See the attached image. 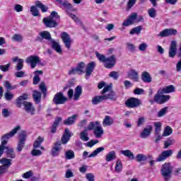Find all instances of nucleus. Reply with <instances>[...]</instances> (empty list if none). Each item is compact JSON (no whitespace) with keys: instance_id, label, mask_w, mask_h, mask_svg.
Segmentation results:
<instances>
[{"instance_id":"obj_61","label":"nucleus","mask_w":181,"mask_h":181,"mask_svg":"<svg viewBox=\"0 0 181 181\" xmlns=\"http://www.w3.org/2000/svg\"><path fill=\"white\" fill-rule=\"evenodd\" d=\"M4 98L7 101H11L12 98H13V93L7 92L4 94Z\"/></svg>"},{"instance_id":"obj_4","label":"nucleus","mask_w":181,"mask_h":181,"mask_svg":"<svg viewBox=\"0 0 181 181\" xmlns=\"http://www.w3.org/2000/svg\"><path fill=\"white\" fill-rule=\"evenodd\" d=\"M161 175L165 181H170L172 177V173L173 172V166L170 163H165L160 169Z\"/></svg>"},{"instance_id":"obj_2","label":"nucleus","mask_w":181,"mask_h":181,"mask_svg":"<svg viewBox=\"0 0 181 181\" xmlns=\"http://www.w3.org/2000/svg\"><path fill=\"white\" fill-rule=\"evenodd\" d=\"M95 56L98 59L99 62L105 63L104 66L106 69H112L117 63V58L115 55H112L109 57H105V55L100 54L98 52H95Z\"/></svg>"},{"instance_id":"obj_44","label":"nucleus","mask_w":181,"mask_h":181,"mask_svg":"<svg viewBox=\"0 0 181 181\" xmlns=\"http://www.w3.org/2000/svg\"><path fill=\"white\" fill-rule=\"evenodd\" d=\"M11 39L14 42H22L23 40V36H22V35H21V34H14L12 36Z\"/></svg>"},{"instance_id":"obj_19","label":"nucleus","mask_w":181,"mask_h":181,"mask_svg":"<svg viewBox=\"0 0 181 181\" xmlns=\"http://www.w3.org/2000/svg\"><path fill=\"white\" fill-rule=\"evenodd\" d=\"M43 23H45V26H47V28H55V26H57L56 20L49 17L43 18Z\"/></svg>"},{"instance_id":"obj_38","label":"nucleus","mask_w":181,"mask_h":181,"mask_svg":"<svg viewBox=\"0 0 181 181\" xmlns=\"http://www.w3.org/2000/svg\"><path fill=\"white\" fill-rule=\"evenodd\" d=\"M43 141H45V139H43V137L42 136H39L34 142L33 144V148H35V149L39 148L40 146V145H42V142H43Z\"/></svg>"},{"instance_id":"obj_10","label":"nucleus","mask_w":181,"mask_h":181,"mask_svg":"<svg viewBox=\"0 0 181 181\" xmlns=\"http://www.w3.org/2000/svg\"><path fill=\"white\" fill-rule=\"evenodd\" d=\"M25 62L27 64H30L31 69H35L37 63L40 64V58L39 56L31 55L26 58Z\"/></svg>"},{"instance_id":"obj_31","label":"nucleus","mask_w":181,"mask_h":181,"mask_svg":"<svg viewBox=\"0 0 181 181\" xmlns=\"http://www.w3.org/2000/svg\"><path fill=\"white\" fill-rule=\"evenodd\" d=\"M29 98V95L28 93H23L22 95L19 96L17 99V106L21 107V105H22V101L23 100H28Z\"/></svg>"},{"instance_id":"obj_21","label":"nucleus","mask_w":181,"mask_h":181,"mask_svg":"<svg viewBox=\"0 0 181 181\" xmlns=\"http://www.w3.org/2000/svg\"><path fill=\"white\" fill-rule=\"evenodd\" d=\"M77 118H78V115H73L72 116L69 117L64 120V125H74V124H76V121H77Z\"/></svg>"},{"instance_id":"obj_7","label":"nucleus","mask_w":181,"mask_h":181,"mask_svg":"<svg viewBox=\"0 0 181 181\" xmlns=\"http://www.w3.org/2000/svg\"><path fill=\"white\" fill-rule=\"evenodd\" d=\"M163 94V92H159L158 90L157 94L154 96L155 103H157V104H165V103H168L170 100V95Z\"/></svg>"},{"instance_id":"obj_20","label":"nucleus","mask_w":181,"mask_h":181,"mask_svg":"<svg viewBox=\"0 0 181 181\" xmlns=\"http://www.w3.org/2000/svg\"><path fill=\"white\" fill-rule=\"evenodd\" d=\"M70 138H71V132L69 128L65 129L64 133L62 137V142L64 145H66L69 141H70Z\"/></svg>"},{"instance_id":"obj_5","label":"nucleus","mask_w":181,"mask_h":181,"mask_svg":"<svg viewBox=\"0 0 181 181\" xmlns=\"http://www.w3.org/2000/svg\"><path fill=\"white\" fill-rule=\"evenodd\" d=\"M106 93H108L106 94ZM100 94L103 95L105 100H111V101H117V95L115 92L112 91V86L108 85L105 86L103 90L100 92ZM106 94V95H104Z\"/></svg>"},{"instance_id":"obj_8","label":"nucleus","mask_w":181,"mask_h":181,"mask_svg":"<svg viewBox=\"0 0 181 181\" xmlns=\"http://www.w3.org/2000/svg\"><path fill=\"white\" fill-rule=\"evenodd\" d=\"M68 100L69 99L66 96H64L62 92H58L54 95L52 101L54 104H55V105H60L66 104Z\"/></svg>"},{"instance_id":"obj_16","label":"nucleus","mask_w":181,"mask_h":181,"mask_svg":"<svg viewBox=\"0 0 181 181\" xmlns=\"http://www.w3.org/2000/svg\"><path fill=\"white\" fill-rule=\"evenodd\" d=\"M127 77L130 78V80H132L136 83H138V81H139V75L138 74V71H136V70L135 69H130L127 72Z\"/></svg>"},{"instance_id":"obj_22","label":"nucleus","mask_w":181,"mask_h":181,"mask_svg":"<svg viewBox=\"0 0 181 181\" xmlns=\"http://www.w3.org/2000/svg\"><path fill=\"white\" fill-rule=\"evenodd\" d=\"M60 149H62V142L57 141L54 144V146L52 149V156H57V155H59V153L60 152Z\"/></svg>"},{"instance_id":"obj_46","label":"nucleus","mask_w":181,"mask_h":181,"mask_svg":"<svg viewBox=\"0 0 181 181\" xmlns=\"http://www.w3.org/2000/svg\"><path fill=\"white\" fill-rule=\"evenodd\" d=\"M153 158L152 155H145L142 153L137 154L136 156V159H152Z\"/></svg>"},{"instance_id":"obj_14","label":"nucleus","mask_w":181,"mask_h":181,"mask_svg":"<svg viewBox=\"0 0 181 181\" xmlns=\"http://www.w3.org/2000/svg\"><path fill=\"white\" fill-rule=\"evenodd\" d=\"M176 52H177V42L171 41L170 49L168 52L169 57L173 59L176 56Z\"/></svg>"},{"instance_id":"obj_13","label":"nucleus","mask_w":181,"mask_h":181,"mask_svg":"<svg viewBox=\"0 0 181 181\" xmlns=\"http://www.w3.org/2000/svg\"><path fill=\"white\" fill-rule=\"evenodd\" d=\"M61 37L62 40V42H64L65 47H67L68 49H70L71 47V38L70 37V35L69 33L66 32H63L61 34Z\"/></svg>"},{"instance_id":"obj_6","label":"nucleus","mask_w":181,"mask_h":181,"mask_svg":"<svg viewBox=\"0 0 181 181\" xmlns=\"http://www.w3.org/2000/svg\"><path fill=\"white\" fill-rule=\"evenodd\" d=\"M58 2L59 6L64 9L65 12H77V8H74L73 4L67 0H56Z\"/></svg>"},{"instance_id":"obj_59","label":"nucleus","mask_w":181,"mask_h":181,"mask_svg":"<svg viewBox=\"0 0 181 181\" xmlns=\"http://www.w3.org/2000/svg\"><path fill=\"white\" fill-rule=\"evenodd\" d=\"M173 144H175V141L172 139H168V141L164 143L165 149H166V148H169V146H170V145H173Z\"/></svg>"},{"instance_id":"obj_9","label":"nucleus","mask_w":181,"mask_h":181,"mask_svg":"<svg viewBox=\"0 0 181 181\" xmlns=\"http://www.w3.org/2000/svg\"><path fill=\"white\" fill-rule=\"evenodd\" d=\"M21 129V126H16L13 130H11L9 133L6 134L1 136V146H5L6 144H8V139L12 138L18 131Z\"/></svg>"},{"instance_id":"obj_53","label":"nucleus","mask_w":181,"mask_h":181,"mask_svg":"<svg viewBox=\"0 0 181 181\" xmlns=\"http://www.w3.org/2000/svg\"><path fill=\"white\" fill-rule=\"evenodd\" d=\"M126 48L127 50H129V52H135V45L131 42H127L126 44Z\"/></svg>"},{"instance_id":"obj_52","label":"nucleus","mask_w":181,"mask_h":181,"mask_svg":"<svg viewBox=\"0 0 181 181\" xmlns=\"http://www.w3.org/2000/svg\"><path fill=\"white\" fill-rule=\"evenodd\" d=\"M106 159H117V153L115 151L109 152L106 156Z\"/></svg>"},{"instance_id":"obj_57","label":"nucleus","mask_w":181,"mask_h":181,"mask_svg":"<svg viewBox=\"0 0 181 181\" xmlns=\"http://www.w3.org/2000/svg\"><path fill=\"white\" fill-rule=\"evenodd\" d=\"M40 90L45 95H46V91H47V88L46 87V85L45 84V82H41L40 84Z\"/></svg>"},{"instance_id":"obj_26","label":"nucleus","mask_w":181,"mask_h":181,"mask_svg":"<svg viewBox=\"0 0 181 181\" xmlns=\"http://www.w3.org/2000/svg\"><path fill=\"white\" fill-rule=\"evenodd\" d=\"M114 124V119L111 117L106 115L103 121V127H111Z\"/></svg>"},{"instance_id":"obj_35","label":"nucleus","mask_w":181,"mask_h":181,"mask_svg":"<svg viewBox=\"0 0 181 181\" xmlns=\"http://www.w3.org/2000/svg\"><path fill=\"white\" fill-rule=\"evenodd\" d=\"M105 148L104 147H99L93 151L89 156L88 158H95L98 153H101Z\"/></svg>"},{"instance_id":"obj_28","label":"nucleus","mask_w":181,"mask_h":181,"mask_svg":"<svg viewBox=\"0 0 181 181\" xmlns=\"http://www.w3.org/2000/svg\"><path fill=\"white\" fill-rule=\"evenodd\" d=\"M141 80L144 83H152V76L148 71H144L141 74Z\"/></svg>"},{"instance_id":"obj_27","label":"nucleus","mask_w":181,"mask_h":181,"mask_svg":"<svg viewBox=\"0 0 181 181\" xmlns=\"http://www.w3.org/2000/svg\"><path fill=\"white\" fill-rule=\"evenodd\" d=\"M34 77H33V83L36 86V84H39V83L40 82V78L39 77V76H42L43 75V71H35L34 72Z\"/></svg>"},{"instance_id":"obj_3","label":"nucleus","mask_w":181,"mask_h":181,"mask_svg":"<svg viewBox=\"0 0 181 181\" xmlns=\"http://www.w3.org/2000/svg\"><path fill=\"white\" fill-rule=\"evenodd\" d=\"M93 129L94 130L93 134L95 138H101L104 135V129L101 127L100 122H95V123L94 122H90L88 125V130L93 131Z\"/></svg>"},{"instance_id":"obj_15","label":"nucleus","mask_w":181,"mask_h":181,"mask_svg":"<svg viewBox=\"0 0 181 181\" xmlns=\"http://www.w3.org/2000/svg\"><path fill=\"white\" fill-rule=\"evenodd\" d=\"M43 39L45 40H49V42H52L53 39H52V35H50V33L49 31H42L40 33V36L37 37V42H43Z\"/></svg>"},{"instance_id":"obj_1","label":"nucleus","mask_w":181,"mask_h":181,"mask_svg":"<svg viewBox=\"0 0 181 181\" xmlns=\"http://www.w3.org/2000/svg\"><path fill=\"white\" fill-rule=\"evenodd\" d=\"M84 67H86L85 71ZM94 69H95V62H89L86 66V64L81 62L78 64L76 67L71 68V70L69 71V76H72L74 74H83V73H86V77H90L93 71H94Z\"/></svg>"},{"instance_id":"obj_54","label":"nucleus","mask_w":181,"mask_h":181,"mask_svg":"<svg viewBox=\"0 0 181 181\" xmlns=\"http://www.w3.org/2000/svg\"><path fill=\"white\" fill-rule=\"evenodd\" d=\"M7 158H11V159H15L16 156L13 152V148H10L6 151Z\"/></svg>"},{"instance_id":"obj_23","label":"nucleus","mask_w":181,"mask_h":181,"mask_svg":"<svg viewBox=\"0 0 181 181\" xmlns=\"http://www.w3.org/2000/svg\"><path fill=\"white\" fill-rule=\"evenodd\" d=\"M175 88L173 85L165 86L163 89H159V93H163L164 94H170V93H175Z\"/></svg>"},{"instance_id":"obj_29","label":"nucleus","mask_w":181,"mask_h":181,"mask_svg":"<svg viewBox=\"0 0 181 181\" xmlns=\"http://www.w3.org/2000/svg\"><path fill=\"white\" fill-rule=\"evenodd\" d=\"M173 153V150H166L162 152L160 155L158 156V159H168L170 156H172Z\"/></svg>"},{"instance_id":"obj_42","label":"nucleus","mask_w":181,"mask_h":181,"mask_svg":"<svg viewBox=\"0 0 181 181\" xmlns=\"http://www.w3.org/2000/svg\"><path fill=\"white\" fill-rule=\"evenodd\" d=\"M4 86L6 87V90H8L9 91H11V90H15L18 88V86L15 85L12 86L8 81H4Z\"/></svg>"},{"instance_id":"obj_40","label":"nucleus","mask_w":181,"mask_h":181,"mask_svg":"<svg viewBox=\"0 0 181 181\" xmlns=\"http://www.w3.org/2000/svg\"><path fill=\"white\" fill-rule=\"evenodd\" d=\"M18 136H19V142H23L25 144V141H26V137L28 136V134H26V132L25 131H21L19 134H18Z\"/></svg>"},{"instance_id":"obj_47","label":"nucleus","mask_w":181,"mask_h":181,"mask_svg":"<svg viewBox=\"0 0 181 181\" xmlns=\"http://www.w3.org/2000/svg\"><path fill=\"white\" fill-rule=\"evenodd\" d=\"M23 69V59H18V62L15 67L16 71H21Z\"/></svg>"},{"instance_id":"obj_25","label":"nucleus","mask_w":181,"mask_h":181,"mask_svg":"<svg viewBox=\"0 0 181 181\" xmlns=\"http://www.w3.org/2000/svg\"><path fill=\"white\" fill-rule=\"evenodd\" d=\"M33 98L36 104H40L42 101V93L37 90H33Z\"/></svg>"},{"instance_id":"obj_51","label":"nucleus","mask_w":181,"mask_h":181,"mask_svg":"<svg viewBox=\"0 0 181 181\" xmlns=\"http://www.w3.org/2000/svg\"><path fill=\"white\" fill-rule=\"evenodd\" d=\"M168 107H165L162 108L158 112L157 117H158L159 118H160V117H163L168 112Z\"/></svg>"},{"instance_id":"obj_41","label":"nucleus","mask_w":181,"mask_h":181,"mask_svg":"<svg viewBox=\"0 0 181 181\" xmlns=\"http://www.w3.org/2000/svg\"><path fill=\"white\" fill-rule=\"evenodd\" d=\"M136 18H138V14L136 13H132L127 18L129 20L132 24L134 25V23H136V22H138Z\"/></svg>"},{"instance_id":"obj_58","label":"nucleus","mask_w":181,"mask_h":181,"mask_svg":"<svg viewBox=\"0 0 181 181\" xmlns=\"http://www.w3.org/2000/svg\"><path fill=\"white\" fill-rule=\"evenodd\" d=\"M48 18H50L51 19H54V21H55V19H60V16H59L57 12L52 11L50 16Z\"/></svg>"},{"instance_id":"obj_49","label":"nucleus","mask_w":181,"mask_h":181,"mask_svg":"<svg viewBox=\"0 0 181 181\" xmlns=\"http://www.w3.org/2000/svg\"><path fill=\"white\" fill-rule=\"evenodd\" d=\"M173 132V130H172V128L169 126H167L164 129L163 136H169V135H171Z\"/></svg>"},{"instance_id":"obj_45","label":"nucleus","mask_w":181,"mask_h":181,"mask_svg":"<svg viewBox=\"0 0 181 181\" xmlns=\"http://www.w3.org/2000/svg\"><path fill=\"white\" fill-rule=\"evenodd\" d=\"M122 170V162L120 160H117L116 162L115 172L117 173H121Z\"/></svg>"},{"instance_id":"obj_50","label":"nucleus","mask_w":181,"mask_h":181,"mask_svg":"<svg viewBox=\"0 0 181 181\" xmlns=\"http://www.w3.org/2000/svg\"><path fill=\"white\" fill-rule=\"evenodd\" d=\"M37 6H32L30 7V12L33 16H39V10H37Z\"/></svg>"},{"instance_id":"obj_18","label":"nucleus","mask_w":181,"mask_h":181,"mask_svg":"<svg viewBox=\"0 0 181 181\" xmlns=\"http://www.w3.org/2000/svg\"><path fill=\"white\" fill-rule=\"evenodd\" d=\"M153 129V127L151 125H148L147 127H146L140 134L141 138H142L143 139H146V138H148L149 135H151V132H152Z\"/></svg>"},{"instance_id":"obj_36","label":"nucleus","mask_w":181,"mask_h":181,"mask_svg":"<svg viewBox=\"0 0 181 181\" xmlns=\"http://www.w3.org/2000/svg\"><path fill=\"white\" fill-rule=\"evenodd\" d=\"M0 163L4 166L6 169H8L11 165H12L11 159H1Z\"/></svg>"},{"instance_id":"obj_48","label":"nucleus","mask_w":181,"mask_h":181,"mask_svg":"<svg viewBox=\"0 0 181 181\" xmlns=\"http://www.w3.org/2000/svg\"><path fill=\"white\" fill-rule=\"evenodd\" d=\"M66 159H74V151L73 150H68L65 152Z\"/></svg>"},{"instance_id":"obj_60","label":"nucleus","mask_w":181,"mask_h":181,"mask_svg":"<svg viewBox=\"0 0 181 181\" xmlns=\"http://www.w3.org/2000/svg\"><path fill=\"white\" fill-rule=\"evenodd\" d=\"M9 67H11V63H8L6 65H0V70L1 71H8Z\"/></svg>"},{"instance_id":"obj_39","label":"nucleus","mask_w":181,"mask_h":181,"mask_svg":"<svg viewBox=\"0 0 181 181\" xmlns=\"http://www.w3.org/2000/svg\"><path fill=\"white\" fill-rule=\"evenodd\" d=\"M141 30H142V26L141 25H139L137 27H135L134 28H132L129 33L130 35H139V33H141Z\"/></svg>"},{"instance_id":"obj_17","label":"nucleus","mask_w":181,"mask_h":181,"mask_svg":"<svg viewBox=\"0 0 181 181\" xmlns=\"http://www.w3.org/2000/svg\"><path fill=\"white\" fill-rule=\"evenodd\" d=\"M24 110L28 114H30V115H35V107L30 102L25 101L23 103Z\"/></svg>"},{"instance_id":"obj_62","label":"nucleus","mask_w":181,"mask_h":181,"mask_svg":"<svg viewBox=\"0 0 181 181\" xmlns=\"http://www.w3.org/2000/svg\"><path fill=\"white\" fill-rule=\"evenodd\" d=\"M98 140H90V141L86 143V146H88V148H93V146H94V145H95L96 144H98Z\"/></svg>"},{"instance_id":"obj_64","label":"nucleus","mask_w":181,"mask_h":181,"mask_svg":"<svg viewBox=\"0 0 181 181\" xmlns=\"http://www.w3.org/2000/svg\"><path fill=\"white\" fill-rule=\"evenodd\" d=\"M86 177L87 180H88V181H94L95 180L94 174H93V173H87L86 175Z\"/></svg>"},{"instance_id":"obj_12","label":"nucleus","mask_w":181,"mask_h":181,"mask_svg":"<svg viewBox=\"0 0 181 181\" xmlns=\"http://www.w3.org/2000/svg\"><path fill=\"white\" fill-rule=\"evenodd\" d=\"M177 33V30L173 28H167L160 32L158 36L160 37H168V36H174Z\"/></svg>"},{"instance_id":"obj_34","label":"nucleus","mask_w":181,"mask_h":181,"mask_svg":"<svg viewBox=\"0 0 181 181\" xmlns=\"http://www.w3.org/2000/svg\"><path fill=\"white\" fill-rule=\"evenodd\" d=\"M81 93H82L81 86H78L75 89V93L74 95V100L75 101H77V100L80 98V95H81Z\"/></svg>"},{"instance_id":"obj_37","label":"nucleus","mask_w":181,"mask_h":181,"mask_svg":"<svg viewBox=\"0 0 181 181\" xmlns=\"http://www.w3.org/2000/svg\"><path fill=\"white\" fill-rule=\"evenodd\" d=\"M154 127L156 135H160V131L162 129V124L160 123V122H154Z\"/></svg>"},{"instance_id":"obj_11","label":"nucleus","mask_w":181,"mask_h":181,"mask_svg":"<svg viewBox=\"0 0 181 181\" xmlns=\"http://www.w3.org/2000/svg\"><path fill=\"white\" fill-rule=\"evenodd\" d=\"M125 104L126 107L129 108H136V107H139L142 103L141 100L136 98H130L125 102Z\"/></svg>"},{"instance_id":"obj_30","label":"nucleus","mask_w":181,"mask_h":181,"mask_svg":"<svg viewBox=\"0 0 181 181\" xmlns=\"http://www.w3.org/2000/svg\"><path fill=\"white\" fill-rule=\"evenodd\" d=\"M88 127L83 132H81L80 138L81 141H83L84 142H87V141H90V137H88Z\"/></svg>"},{"instance_id":"obj_43","label":"nucleus","mask_w":181,"mask_h":181,"mask_svg":"<svg viewBox=\"0 0 181 181\" xmlns=\"http://www.w3.org/2000/svg\"><path fill=\"white\" fill-rule=\"evenodd\" d=\"M35 5L37 8H40L42 12H47V7L40 1H35Z\"/></svg>"},{"instance_id":"obj_33","label":"nucleus","mask_w":181,"mask_h":181,"mask_svg":"<svg viewBox=\"0 0 181 181\" xmlns=\"http://www.w3.org/2000/svg\"><path fill=\"white\" fill-rule=\"evenodd\" d=\"M104 100H105L104 99V95L95 96L92 99V104L93 105H97V104H100V103H103Z\"/></svg>"},{"instance_id":"obj_56","label":"nucleus","mask_w":181,"mask_h":181,"mask_svg":"<svg viewBox=\"0 0 181 181\" xmlns=\"http://www.w3.org/2000/svg\"><path fill=\"white\" fill-rule=\"evenodd\" d=\"M1 115L4 118H8L11 115V112L6 108L2 109Z\"/></svg>"},{"instance_id":"obj_55","label":"nucleus","mask_w":181,"mask_h":181,"mask_svg":"<svg viewBox=\"0 0 181 181\" xmlns=\"http://www.w3.org/2000/svg\"><path fill=\"white\" fill-rule=\"evenodd\" d=\"M148 13L150 18H156V9L154 8L148 9Z\"/></svg>"},{"instance_id":"obj_24","label":"nucleus","mask_w":181,"mask_h":181,"mask_svg":"<svg viewBox=\"0 0 181 181\" xmlns=\"http://www.w3.org/2000/svg\"><path fill=\"white\" fill-rule=\"evenodd\" d=\"M51 44H52V47L57 52V53H59V54H62V47H60V44L59 42L54 41V40H51Z\"/></svg>"},{"instance_id":"obj_63","label":"nucleus","mask_w":181,"mask_h":181,"mask_svg":"<svg viewBox=\"0 0 181 181\" xmlns=\"http://www.w3.org/2000/svg\"><path fill=\"white\" fill-rule=\"evenodd\" d=\"M13 9L16 11V12H22L23 11V6L21 4H15Z\"/></svg>"},{"instance_id":"obj_32","label":"nucleus","mask_w":181,"mask_h":181,"mask_svg":"<svg viewBox=\"0 0 181 181\" xmlns=\"http://www.w3.org/2000/svg\"><path fill=\"white\" fill-rule=\"evenodd\" d=\"M120 153L121 155H124V156H126L129 159H134V158H135V156H134V153H132V151H131L130 150H122L120 151Z\"/></svg>"}]
</instances>
